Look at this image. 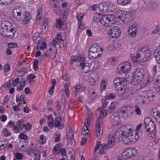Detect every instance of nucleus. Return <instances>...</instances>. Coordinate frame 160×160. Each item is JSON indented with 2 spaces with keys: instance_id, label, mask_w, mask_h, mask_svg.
I'll list each match as a JSON object with an SVG mask.
<instances>
[{
  "instance_id": "obj_1",
  "label": "nucleus",
  "mask_w": 160,
  "mask_h": 160,
  "mask_svg": "<svg viewBox=\"0 0 160 160\" xmlns=\"http://www.w3.org/2000/svg\"><path fill=\"white\" fill-rule=\"evenodd\" d=\"M13 16L18 21H22L23 23L28 24L31 18V14L26 13V11L22 6L14 8L12 11Z\"/></svg>"
},
{
  "instance_id": "obj_2",
  "label": "nucleus",
  "mask_w": 160,
  "mask_h": 160,
  "mask_svg": "<svg viewBox=\"0 0 160 160\" xmlns=\"http://www.w3.org/2000/svg\"><path fill=\"white\" fill-rule=\"evenodd\" d=\"M151 55V52L149 49L148 47H144L140 50L136 56L132 57V55L131 57L134 62L140 63L141 62L147 60Z\"/></svg>"
},
{
  "instance_id": "obj_3",
  "label": "nucleus",
  "mask_w": 160,
  "mask_h": 160,
  "mask_svg": "<svg viewBox=\"0 0 160 160\" xmlns=\"http://www.w3.org/2000/svg\"><path fill=\"white\" fill-rule=\"evenodd\" d=\"M124 130L123 133L125 135L126 140L128 142L133 143L139 138L138 131H133L132 132V129L128 128Z\"/></svg>"
},
{
  "instance_id": "obj_4",
  "label": "nucleus",
  "mask_w": 160,
  "mask_h": 160,
  "mask_svg": "<svg viewBox=\"0 0 160 160\" xmlns=\"http://www.w3.org/2000/svg\"><path fill=\"white\" fill-rule=\"evenodd\" d=\"M100 22L105 27H111L117 22V18L114 15H107L102 17Z\"/></svg>"
},
{
  "instance_id": "obj_5",
  "label": "nucleus",
  "mask_w": 160,
  "mask_h": 160,
  "mask_svg": "<svg viewBox=\"0 0 160 160\" xmlns=\"http://www.w3.org/2000/svg\"><path fill=\"white\" fill-rule=\"evenodd\" d=\"M100 112V116L97 119L96 125V132L98 137H101L102 134V131L101 132V127L102 125V119L101 118H103L107 115V111L104 109L102 107H100L98 109Z\"/></svg>"
},
{
  "instance_id": "obj_6",
  "label": "nucleus",
  "mask_w": 160,
  "mask_h": 160,
  "mask_svg": "<svg viewBox=\"0 0 160 160\" xmlns=\"http://www.w3.org/2000/svg\"><path fill=\"white\" fill-rule=\"evenodd\" d=\"M138 153V151L135 148L125 149L121 153V158L127 159L135 156Z\"/></svg>"
},
{
  "instance_id": "obj_7",
  "label": "nucleus",
  "mask_w": 160,
  "mask_h": 160,
  "mask_svg": "<svg viewBox=\"0 0 160 160\" xmlns=\"http://www.w3.org/2000/svg\"><path fill=\"white\" fill-rule=\"evenodd\" d=\"M144 71L142 68L136 69L133 78V81L135 84L139 83L144 77Z\"/></svg>"
},
{
  "instance_id": "obj_8",
  "label": "nucleus",
  "mask_w": 160,
  "mask_h": 160,
  "mask_svg": "<svg viewBox=\"0 0 160 160\" xmlns=\"http://www.w3.org/2000/svg\"><path fill=\"white\" fill-rule=\"evenodd\" d=\"M154 97L153 92L152 91H144L142 93V96H139L138 98H142V100L140 102H144L147 100L149 102H151L153 100Z\"/></svg>"
},
{
  "instance_id": "obj_9",
  "label": "nucleus",
  "mask_w": 160,
  "mask_h": 160,
  "mask_svg": "<svg viewBox=\"0 0 160 160\" xmlns=\"http://www.w3.org/2000/svg\"><path fill=\"white\" fill-rule=\"evenodd\" d=\"M129 125H127L125 126H123L121 127L120 128H119L117 130L115 133L114 135L113 136L109 135L108 138H115L114 142L115 144L116 143V139H119L121 137L123 136L125 138V135L123 133L124 131V129H128L129 127Z\"/></svg>"
},
{
  "instance_id": "obj_10",
  "label": "nucleus",
  "mask_w": 160,
  "mask_h": 160,
  "mask_svg": "<svg viewBox=\"0 0 160 160\" xmlns=\"http://www.w3.org/2000/svg\"><path fill=\"white\" fill-rule=\"evenodd\" d=\"M125 80L126 79L122 78H119L118 77L116 78L114 80V83L116 86V89L118 91L120 90L121 92L123 91V87H125L127 84Z\"/></svg>"
},
{
  "instance_id": "obj_11",
  "label": "nucleus",
  "mask_w": 160,
  "mask_h": 160,
  "mask_svg": "<svg viewBox=\"0 0 160 160\" xmlns=\"http://www.w3.org/2000/svg\"><path fill=\"white\" fill-rule=\"evenodd\" d=\"M131 65L128 62L121 64L118 66L117 72L120 74L125 73L131 68Z\"/></svg>"
},
{
  "instance_id": "obj_12",
  "label": "nucleus",
  "mask_w": 160,
  "mask_h": 160,
  "mask_svg": "<svg viewBox=\"0 0 160 160\" xmlns=\"http://www.w3.org/2000/svg\"><path fill=\"white\" fill-rule=\"evenodd\" d=\"M6 21H2L0 26V33L6 38H10L11 35L8 34L7 31Z\"/></svg>"
},
{
  "instance_id": "obj_13",
  "label": "nucleus",
  "mask_w": 160,
  "mask_h": 160,
  "mask_svg": "<svg viewBox=\"0 0 160 160\" xmlns=\"http://www.w3.org/2000/svg\"><path fill=\"white\" fill-rule=\"evenodd\" d=\"M133 14L132 11L131 12V11L128 12H123L121 21L122 22H125V23L130 22L132 19Z\"/></svg>"
},
{
  "instance_id": "obj_14",
  "label": "nucleus",
  "mask_w": 160,
  "mask_h": 160,
  "mask_svg": "<svg viewBox=\"0 0 160 160\" xmlns=\"http://www.w3.org/2000/svg\"><path fill=\"white\" fill-rule=\"evenodd\" d=\"M108 33L112 38H117L119 37L121 33V31L118 27H112L108 31Z\"/></svg>"
},
{
  "instance_id": "obj_15",
  "label": "nucleus",
  "mask_w": 160,
  "mask_h": 160,
  "mask_svg": "<svg viewBox=\"0 0 160 160\" xmlns=\"http://www.w3.org/2000/svg\"><path fill=\"white\" fill-rule=\"evenodd\" d=\"M147 132H149L150 133L152 134L154 136L156 133V126L154 122H151L146 127H145Z\"/></svg>"
},
{
  "instance_id": "obj_16",
  "label": "nucleus",
  "mask_w": 160,
  "mask_h": 160,
  "mask_svg": "<svg viewBox=\"0 0 160 160\" xmlns=\"http://www.w3.org/2000/svg\"><path fill=\"white\" fill-rule=\"evenodd\" d=\"M115 138H108V141L107 143V144L106 145L104 143L102 144L101 145V148H102L104 150L107 149V148H111L113 147L115 145Z\"/></svg>"
},
{
  "instance_id": "obj_17",
  "label": "nucleus",
  "mask_w": 160,
  "mask_h": 160,
  "mask_svg": "<svg viewBox=\"0 0 160 160\" xmlns=\"http://www.w3.org/2000/svg\"><path fill=\"white\" fill-rule=\"evenodd\" d=\"M103 50V48H101L98 44H93L90 48L89 51H92L97 53H101Z\"/></svg>"
},
{
  "instance_id": "obj_18",
  "label": "nucleus",
  "mask_w": 160,
  "mask_h": 160,
  "mask_svg": "<svg viewBox=\"0 0 160 160\" xmlns=\"http://www.w3.org/2000/svg\"><path fill=\"white\" fill-rule=\"evenodd\" d=\"M119 115L117 113H114L111 116L110 122L114 125H116L119 122Z\"/></svg>"
},
{
  "instance_id": "obj_19",
  "label": "nucleus",
  "mask_w": 160,
  "mask_h": 160,
  "mask_svg": "<svg viewBox=\"0 0 160 160\" xmlns=\"http://www.w3.org/2000/svg\"><path fill=\"white\" fill-rule=\"evenodd\" d=\"M138 31L137 24H133L129 28L128 30V33L131 37H133L136 35V32Z\"/></svg>"
},
{
  "instance_id": "obj_20",
  "label": "nucleus",
  "mask_w": 160,
  "mask_h": 160,
  "mask_svg": "<svg viewBox=\"0 0 160 160\" xmlns=\"http://www.w3.org/2000/svg\"><path fill=\"white\" fill-rule=\"evenodd\" d=\"M80 65L82 66L81 68L83 71L87 73L89 71H92L91 68V65L90 63H80Z\"/></svg>"
},
{
  "instance_id": "obj_21",
  "label": "nucleus",
  "mask_w": 160,
  "mask_h": 160,
  "mask_svg": "<svg viewBox=\"0 0 160 160\" xmlns=\"http://www.w3.org/2000/svg\"><path fill=\"white\" fill-rule=\"evenodd\" d=\"M90 121V120L89 119L86 120L85 121L84 127L82 132L83 135H86L88 134V127L89 126Z\"/></svg>"
},
{
  "instance_id": "obj_22",
  "label": "nucleus",
  "mask_w": 160,
  "mask_h": 160,
  "mask_svg": "<svg viewBox=\"0 0 160 160\" xmlns=\"http://www.w3.org/2000/svg\"><path fill=\"white\" fill-rule=\"evenodd\" d=\"M61 41H63V39L61 38V37L58 34L57 36L55 37V39H53L52 41V42L51 44V45H52V48L56 47V44L59 45L60 44Z\"/></svg>"
},
{
  "instance_id": "obj_23",
  "label": "nucleus",
  "mask_w": 160,
  "mask_h": 160,
  "mask_svg": "<svg viewBox=\"0 0 160 160\" xmlns=\"http://www.w3.org/2000/svg\"><path fill=\"white\" fill-rule=\"evenodd\" d=\"M88 56L90 59H97L101 57V53H98L89 50Z\"/></svg>"
},
{
  "instance_id": "obj_24",
  "label": "nucleus",
  "mask_w": 160,
  "mask_h": 160,
  "mask_svg": "<svg viewBox=\"0 0 160 160\" xmlns=\"http://www.w3.org/2000/svg\"><path fill=\"white\" fill-rule=\"evenodd\" d=\"M125 89H124V92H121L120 94L122 95L125 93V96L127 98H131L132 97L133 93V91L132 90H128L127 91H125L126 92L125 93Z\"/></svg>"
},
{
  "instance_id": "obj_25",
  "label": "nucleus",
  "mask_w": 160,
  "mask_h": 160,
  "mask_svg": "<svg viewBox=\"0 0 160 160\" xmlns=\"http://www.w3.org/2000/svg\"><path fill=\"white\" fill-rule=\"evenodd\" d=\"M82 88V85L81 84H79L76 85L72 88V91L75 94V97L77 96L78 93L80 91V90Z\"/></svg>"
},
{
  "instance_id": "obj_26",
  "label": "nucleus",
  "mask_w": 160,
  "mask_h": 160,
  "mask_svg": "<svg viewBox=\"0 0 160 160\" xmlns=\"http://www.w3.org/2000/svg\"><path fill=\"white\" fill-rule=\"evenodd\" d=\"M6 23L7 33L8 34L10 32L11 33L13 32H13L14 31V28H13L12 23L7 21H6Z\"/></svg>"
},
{
  "instance_id": "obj_27",
  "label": "nucleus",
  "mask_w": 160,
  "mask_h": 160,
  "mask_svg": "<svg viewBox=\"0 0 160 160\" xmlns=\"http://www.w3.org/2000/svg\"><path fill=\"white\" fill-rule=\"evenodd\" d=\"M8 143V140H0V150L2 151L5 149L7 146Z\"/></svg>"
},
{
  "instance_id": "obj_28",
  "label": "nucleus",
  "mask_w": 160,
  "mask_h": 160,
  "mask_svg": "<svg viewBox=\"0 0 160 160\" xmlns=\"http://www.w3.org/2000/svg\"><path fill=\"white\" fill-rule=\"evenodd\" d=\"M91 68L92 70H95L98 68L100 64L99 62L96 61H94L90 63Z\"/></svg>"
},
{
  "instance_id": "obj_29",
  "label": "nucleus",
  "mask_w": 160,
  "mask_h": 160,
  "mask_svg": "<svg viewBox=\"0 0 160 160\" xmlns=\"http://www.w3.org/2000/svg\"><path fill=\"white\" fill-rule=\"evenodd\" d=\"M46 43L45 42L41 41L39 43H38L36 48L37 50L38 49H44L46 48Z\"/></svg>"
},
{
  "instance_id": "obj_30",
  "label": "nucleus",
  "mask_w": 160,
  "mask_h": 160,
  "mask_svg": "<svg viewBox=\"0 0 160 160\" xmlns=\"http://www.w3.org/2000/svg\"><path fill=\"white\" fill-rule=\"evenodd\" d=\"M115 13L118 17L117 18L116 16L114 15V16L117 18V22H119L120 21H121L122 18V14H123L122 11L120 10H118Z\"/></svg>"
},
{
  "instance_id": "obj_31",
  "label": "nucleus",
  "mask_w": 160,
  "mask_h": 160,
  "mask_svg": "<svg viewBox=\"0 0 160 160\" xmlns=\"http://www.w3.org/2000/svg\"><path fill=\"white\" fill-rule=\"evenodd\" d=\"M108 12H110L113 10V7H115L114 5L112 2H106Z\"/></svg>"
},
{
  "instance_id": "obj_32",
  "label": "nucleus",
  "mask_w": 160,
  "mask_h": 160,
  "mask_svg": "<svg viewBox=\"0 0 160 160\" xmlns=\"http://www.w3.org/2000/svg\"><path fill=\"white\" fill-rule=\"evenodd\" d=\"M62 122L61 121H58L56 120L54 123V126L55 127H58L59 129H61L64 127V125L61 123Z\"/></svg>"
},
{
  "instance_id": "obj_33",
  "label": "nucleus",
  "mask_w": 160,
  "mask_h": 160,
  "mask_svg": "<svg viewBox=\"0 0 160 160\" xmlns=\"http://www.w3.org/2000/svg\"><path fill=\"white\" fill-rule=\"evenodd\" d=\"M131 0H117L118 3L121 5L124 6L129 3Z\"/></svg>"
},
{
  "instance_id": "obj_34",
  "label": "nucleus",
  "mask_w": 160,
  "mask_h": 160,
  "mask_svg": "<svg viewBox=\"0 0 160 160\" xmlns=\"http://www.w3.org/2000/svg\"><path fill=\"white\" fill-rule=\"evenodd\" d=\"M84 16V14L82 13H80L79 14H78L77 17V18L78 21V27L79 28H80V25H81L82 23V20Z\"/></svg>"
},
{
  "instance_id": "obj_35",
  "label": "nucleus",
  "mask_w": 160,
  "mask_h": 160,
  "mask_svg": "<svg viewBox=\"0 0 160 160\" xmlns=\"http://www.w3.org/2000/svg\"><path fill=\"white\" fill-rule=\"evenodd\" d=\"M61 134L59 132H56L54 136V138L55 139L54 141L55 142H58L60 140Z\"/></svg>"
},
{
  "instance_id": "obj_36",
  "label": "nucleus",
  "mask_w": 160,
  "mask_h": 160,
  "mask_svg": "<svg viewBox=\"0 0 160 160\" xmlns=\"http://www.w3.org/2000/svg\"><path fill=\"white\" fill-rule=\"evenodd\" d=\"M16 125L19 130V132L23 130L22 126H25L23 124V122H21L20 121H18L17 122Z\"/></svg>"
},
{
  "instance_id": "obj_37",
  "label": "nucleus",
  "mask_w": 160,
  "mask_h": 160,
  "mask_svg": "<svg viewBox=\"0 0 160 160\" xmlns=\"http://www.w3.org/2000/svg\"><path fill=\"white\" fill-rule=\"evenodd\" d=\"M13 0H0V4L7 6L10 4Z\"/></svg>"
},
{
  "instance_id": "obj_38",
  "label": "nucleus",
  "mask_w": 160,
  "mask_h": 160,
  "mask_svg": "<svg viewBox=\"0 0 160 160\" xmlns=\"http://www.w3.org/2000/svg\"><path fill=\"white\" fill-rule=\"evenodd\" d=\"M2 132L4 136L6 137L10 136L11 135V133L9 131L8 129L6 128L3 129Z\"/></svg>"
},
{
  "instance_id": "obj_39",
  "label": "nucleus",
  "mask_w": 160,
  "mask_h": 160,
  "mask_svg": "<svg viewBox=\"0 0 160 160\" xmlns=\"http://www.w3.org/2000/svg\"><path fill=\"white\" fill-rule=\"evenodd\" d=\"M154 56L157 62L160 64V52H154Z\"/></svg>"
},
{
  "instance_id": "obj_40",
  "label": "nucleus",
  "mask_w": 160,
  "mask_h": 160,
  "mask_svg": "<svg viewBox=\"0 0 160 160\" xmlns=\"http://www.w3.org/2000/svg\"><path fill=\"white\" fill-rule=\"evenodd\" d=\"M33 154L35 157L36 159H35V160H40V155L39 153V151L38 149H35Z\"/></svg>"
},
{
  "instance_id": "obj_41",
  "label": "nucleus",
  "mask_w": 160,
  "mask_h": 160,
  "mask_svg": "<svg viewBox=\"0 0 160 160\" xmlns=\"http://www.w3.org/2000/svg\"><path fill=\"white\" fill-rule=\"evenodd\" d=\"M57 23H56V27L58 28H60L63 25V22L61 20L60 18H58L56 19Z\"/></svg>"
},
{
  "instance_id": "obj_42",
  "label": "nucleus",
  "mask_w": 160,
  "mask_h": 160,
  "mask_svg": "<svg viewBox=\"0 0 160 160\" xmlns=\"http://www.w3.org/2000/svg\"><path fill=\"white\" fill-rule=\"evenodd\" d=\"M36 78V76H34L32 74H29L27 76V79L30 82H34V79Z\"/></svg>"
},
{
  "instance_id": "obj_43",
  "label": "nucleus",
  "mask_w": 160,
  "mask_h": 160,
  "mask_svg": "<svg viewBox=\"0 0 160 160\" xmlns=\"http://www.w3.org/2000/svg\"><path fill=\"white\" fill-rule=\"evenodd\" d=\"M116 94L114 93H111L107 94L106 96L105 99L106 100L113 99L115 98Z\"/></svg>"
},
{
  "instance_id": "obj_44",
  "label": "nucleus",
  "mask_w": 160,
  "mask_h": 160,
  "mask_svg": "<svg viewBox=\"0 0 160 160\" xmlns=\"http://www.w3.org/2000/svg\"><path fill=\"white\" fill-rule=\"evenodd\" d=\"M151 122H153L151 118L148 117L146 118L144 120V124H145V127H146V126H147L150 123H151Z\"/></svg>"
},
{
  "instance_id": "obj_45",
  "label": "nucleus",
  "mask_w": 160,
  "mask_h": 160,
  "mask_svg": "<svg viewBox=\"0 0 160 160\" xmlns=\"http://www.w3.org/2000/svg\"><path fill=\"white\" fill-rule=\"evenodd\" d=\"M115 107L113 105V103L112 102L109 106L108 109V112L109 113H111L113 112L115 109Z\"/></svg>"
},
{
  "instance_id": "obj_46",
  "label": "nucleus",
  "mask_w": 160,
  "mask_h": 160,
  "mask_svg": "<svg viewBox=\"0 0 160 160\" xmlns=\"http://www.w3.org/2000/svg\"><path fill=\"white\" fill-rule=\"evenodd\" d=\"M116 61V59L114 58H110L108 61V63L110 65H113L115 64Z\"/></svg>"
},
{
  "instance_id": "obj_47",
  "label": "nucleus",
  "mask_w": 160,
  "mask_h": 160,
  "mask_svg": "<svg viewBox=\"0 0 160 160\" xmlns=\"http://www.w3.org/2000/svg\"><path fill=\"white\" fill-rule=\"evenodd\" d=\"M34 42L36 43H38L41 42V38L39 36H34L33 38Z\"/></svg>"
},
{
  "instance_id": "obj_48",
  "label": "nucleus",
  "mask_w": 160,
  "mask_h": 160,
  "mask_svg": "<svg viewBox=\"0 0 160 160\" xmlns=\"http://www.w3.org/2000/svg\"><path fill=\"white\" fill-rule=\"evenodd\" d=\"M100 18V16L99 14H94L93 20L95 22H98Z\"/></svg>"
},
{
  "instance_id": "obj_49",
  "label": "nucleus",
  "mask_w": 160,
  "mask_h": 160,
  "mask_svg": "<svg viewBox=\"0 0 160 160\" xmlns=\"http://www.w3.org/2000/svg\"><path fill=\"white\" fill-rule=\"evenodd\" d=\"M38 61L37 60H34L33 62V66L35 71H37L38 70Z\"/></svg>"
},
{
  "instance_id": "obj_50",
  "label": "nucleus",
  "mask_w": 160,
  "mask_h": 160,
  "mask_svg": "<svg viewBox=\"0 0 160 160\" xmlns=\"http://www.w3.org/2000/svg\"><path fill=\"white\" fill-rule=\"evenodd\" d=\"M42 9H38L37 12V19L38 18V19H40L41 18L42 15Z\"/></svg>"
},
{
  "instance_id": "obj_51",
  "label": "nucleus",
  "mask_w": 160,
  "mask_h": 160,
  "mask_svg": "<svg viewBox=\"0 0 160 160\" xmlns=\"http://www.w3.org/2000/svg\"><path fill=\"white\" fill-rule=\"evenodd\" d=\"M78 59V57L77 56H73L71 57L70 63L72 64L73 62L76 61Z\"/></svg>"
},
{
  "instance_id": "obj_52",
  "label": "nucleus",
  "mask_w": 160,
  "mask_h": 160,
  "mask_svg": "<svg viewBox=\"0 0 160 160\" xmlns=\"http://www.w3.org/2000/svg\"><path fill=\"white\" fill-rule=\"evenodd\" d=\"M19 138L24 140H27L28 137L25 134L23 133H21L18 136Z\"/></svg>"
},
{
  "instance_id": "obj_53",
  "label": "nucleus",
  "mask_w": 160,
  "mask_h": 160,
  "mask_svg": "<svg viewBox=\"0 0 160 160\" xmlns=\"http://www.w3.org/2000/svg\"><path fill=\"white\" fill-rule=\"evenodd\" d=\"M20 100L21 101H24L23 103L24 104H26L27 101V99L25 95L22 94L20 97Z\"/></svg>"
},
{
  "instance_id": "obj_54",
  "label": "nucleus",
  "mask_w": 160,
  "mask_h": 160,
  "mask_svg": "<svg viewBox=\"0 0 160 160\" xmlns=\"http://www.w3.org/2000/svg\"><path fill=\"white\" fill-rule=\"evenodd\" d=\"M26 78H23L20 81V85L23 86V87H24L26 85Z\"/></svg>"
},
{
  "instance_id": "obj_55",
  "label": "nucleus",
  "mask_w": 160,
  "mask_h": 160,
  "mask_svg": "<svg viewBox=\"0 0 160 160\" xmlns=\"http://www.w3.org/2000/svg\"><path fill=\"white\" fill-rule=\"evenodd\" d=\"M14 157L18 159H21L22 158V154L21 153H17L14 155Z\"/></svg>"
},
{
  "instance_id": "obj_56",
  "label": "nucleus",
  "mask_w": 160,
  "mask_h": 160,
  "mask_svg": "<svg viewBox=\"0 0 160 160\" xmlns=\"http://www.w3.org/2000/svg\"><path fill=\"white\" fill-rule=\"evenodd\" d=\"M10 67L9 64H7L4 67V71L5 72H8L10 69Z\"/></svg>"
},
{
  "instance_id": "obj_57",
  "label": "nucleus",
  "mask_w": 160,
  "mask_h": 160,
  "mask_svg": "<svg viewBox=\"0 0 160 160\" xmlns=\"http://www.w3.org/2000/svg\"><path fill=\"white\" fill-rule=\"evenodd\" d=\"M106 81L104 80H103L101 82V89L102 90H103L105 89L106 88Z\"/></svg>"
},
{
  "instance_id": "obj_58",
  "label": "nucleus",
  "mask_w": 160,
  "mask_h": 160,
  "mask_svg": "<svg viewBox=\"0 0 160 160\" xmlns=\"http://www.w3.org/2000/svg\"><path fill=\"white\" fill-rule=\"evenodd\" d=\"M8 46L10 48H13L17 47V45L16 43L14 42H11L9 43H8Z\"/></svg>"
},
{
  "instance_id": "obj_59",
  "label": "nucleus",
  "mask_w": 160,
  "mask_h": 160,
  "mask_svg": "<svg viewBox=\"0 0 160 160\" xmlns=\"http://www.w3.org/2000/svg\"><path fill=\"white\" fill-rule=\"evenodd\" d=\"M135 111L136 112L137 114L140 115H141V111L140 110V109L139 108V107L138 106H135Z\"/></svg>"
},
{
  "instance_id": "obj_60",
  "label": "nucleus",
  "mask_w": 160,
  "mask_h": 160,
  "mask_svg": "<svg viewBox=\"0 0 160 160\" xmlns=\"http://www.w3.org/2000/svg\"><path fill=\"white\" fill-rule=\"evenodd\" d=\"M160 32V27L158 26L156 27L155 30L152 32V34H154L157 33L158 32Z\"/></svg>"
},
{
  "instance_id": "obj_61",
  "label": "nucleus",
  "mask_w": 160,
  "mask_h": 160,
  "mask_svg": "<svg viewBox=\"0 0 160 160\" xmlns=\"http://www.w3.org/2000/svg\"><path fill=\"white\" fill-rule=\"evenodd\" d=\"M41 140H42L41 141L42 144H44L46 142V138L44 137V136L43 134H41L39 137Z\"/></svg>"
},
{
  "instance_id": "obj_62",
  "label": "nucleus",
  "mask_w": 160,
  "mask_h": 160,
  "mask_svg": "<svg viewBox=\"0 0 160 160\" xmlns=\"http://www.w3.org/2000/svg\"><path fill=\"white\" fill-rule=\"evenodd\" d=\"M155 87L156 91L160 94V84L157 83V85H155Z\"/></svg>"
},
{
  "instance_id": "obj_63",
  "label": "nucleus",
  "mask_w": 160,
  "mask_h": 160,
  "mask_svg": "<svg viewBox=\"0 0 160 160\" xmlns=\"http://www.w3.org/2000/svg\"><path fill=\"white\" fill-rule=\"evenodd\" d=\"M8 125L9 126L10 128H12L16 126L15 123L11 121L9 122Z\"/></svg>"
},
{
  "instance_id": "obj_64",
  "label": "nucleus",
  "mask_w": 160,
  "mask_h": 160,
  "mask_svg": "<svg viewBox=\"0 0 160 160\" xmlns=\"http://www.w3.org/2000/svg\"><path fill=\"white\" fill-rule=\"evenodd\" d=\"M155 118L157 121L160 123V112H158Z\"/></svg>"
}]
</instances>
